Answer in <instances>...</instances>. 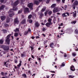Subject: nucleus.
I'll return each instance as SVG.
<instances>
[{
    "instance_id": "35",
    "label": "nucleus",
    "mask_w": 78,
    "mask_h": 78,
    "mask_svg": "<svg viewBox=\"0 0 78 78\" xmlns=\"http://www.w3.org/2000/svg\"><path fill=\"white\" fill-rule=\"evenodd\" d=\"M14 36L15 37H17L18 36V34L17 33H16L14 34Z\"/></svg>"
},
{
    "instance_id": "34",
    "label": "nucleus",
    "mask_w": 78,
    "mask_h": 78,
    "mask_svg": "<svg viewBox=\"0 0 78 78\" xmlns=\"http://www.w3.org/2000/svg\"><path fill=\"white\" fill-rule=\"evenodd\" d=\"M48 13V11H46L45 13H44V15L45 16H47V13Z\"/></svg>"
},
{
    "instance_id": "43",
    "label": "nucleus",
    "mask_w": 78,
    "mask_h": 78,
    "mask_svg": "<svg viewBox=\"0 0 78 78\" xmlns=\"http://www.w3.org/2000/svg\"><path fill=\"white\" fill-rule=\"evenodd\" d=\"M65 66V64H64V63H62V65L61 66H63V67H64Z\"/></svg>"
},
{
    "instance_id": "25",
    "label": "nucleus",
    "mask_w": 78,
    "mask_h": 78,
    "mask_svg": "<svg viewBox=\"0 0 78 78\" xmlns=\"http://www.w3.org/2000/svg\"><path fill=\"white\" fill-rule=\"evenodd\" d=\"M25 19H24L22 21L21 23H23H23H25Z\"/></svg>"
},
{
    "instance_id": "6",
    "label": "nucleus",
    "mask_w": 78,
    "mask_h": 78,
    "mask_svg": "<svg viewBox=\"0 0 78 78\" xmlns=\"http://www.w3.org/2000/svg\"><path fill=\"white\" fill-rule=\"evenodd\" d=\"M67 16H69V13H63L62 14V16L63 17H67Z\"/></svg>"
},
{
    "instance_id": "41",
    "label": "nucleus",
    "mask_w": 78,
    "mask_h": 78,
    "mask_svg": "<svg viewBox=\"0 0 78 78\" xmlns=\"http://www.w3.org/2000/svg\"><path fill=\"white\" fill-rule=\"evenodd\" d=\"M28 31H26L25 33V35H27V34H28Z\"/></svg>"
},
{
    "instance_id": "31",
    "label": "nucleus",
    "mask_w": 78,
    "mask_h": 78,
    "mask_svg": "<svg viewBox=\"0 0 78 78\" xmlns=\"http://www.w3.org/2000/svg\"><path fill=\"white\" fill-rule=\"evenodd\" d=\"M32 17V15H30L28 17V19H31V17Z\"/></svg>"
},
{
    "instance_id": "45",
    "label": "nucleus",
    "mask_w": 78,
    "mask_h": 78,
    "mask_svg": "<svg viewBox=\"0 0 78 78\" xmlns=\"http://www.w3.org/2000/svg\"><path fill=\"white\" fill-rule=\"evenodd\" d=\"M22 42V46H23V44H24V41H23Z\"/></svg>"
},
{
    "instance_id": "50",
    "label": "nucleus",
    "mask_w": 78,
    "mask_h": 78,
    "mask_svg": "<svg viewBox=\"0 0 78 78\" xmlns=\"http://www.w3.org/2000/svg\"><path fill=\"white\" fill-rule=\"evenodd\" d=\"M64 57H65V58H66V57H67V55H66V54H65L64 55Z\"/></svg>"
},
{
    "instance_id": "48",
    "label": "nucleus",
    "mask_w": 78,
    "mask_h": 78,
    "mask_svg": "<svg viewBox=\"0 0 78 78\" xmlns=\"http://www.w3.org/2000/svg\"><path fill=\"white\" fill-rule=\"evenodd\" d=\"M30 48H31V50H33V49H34V48L32 47L31 46Z\"/></svg>"
},
{
    "instance_id": "46",
    "label": "nucleus",
    "mask_w": 78,
    "mask_h": 78,
    "mask_svg": "<svg viewBox=\"0 0 78 78\" xmlns=\"http://www.w3.org/2000/svg\"><path fill=\"white\" fill-rule=\"evenodd\" d=\"M15 63H17V60H15Z\"/></svg>"
},
{
    "instance_id": "19",
    "label": "nucleus",
    "mask_w": 78,
    "mask_h": 78,
    "mask_svg": "<svg viewBox=\"0 0 78 78\" xmlns=\"http://www.w3.org/2000/svg\"><path fill=\"white\" fill-rule=\"evenodd\" d=\"M21 63H22V61H20V63L17 66V67H20V66H21Z\"/></svg>"
},
{
    "instance_id": "59",
    "label": "nucleus",
    "mask_w": 78,
    "mask_h": 78,
    "mask_svg": "<svg viewBox=\"0 0 78 78\" xmlns=\"http://www.w3.org/2000/svg\"><path fill=\"white\" fill-rule=\"evenodd\" d=\"M41 58H38V60H39V61H41Z\"/></svg>"
},
{
    "instance_id": "16",
    "label": "nucleus",
    "mask_w": 78,
    "mask_h": 78,
    "mask_svg": "<svg viewBox=\"0 0 78 78\" xmlns=\"http://www.w3.org/2000/svg\"><path fill=\"white\" fill-rule=\"evenodd\" d=\"M35 25L36 27H39V25H40V24H39V23H38L37 22H36L35 23Z\"/></svg>"
},
{
    "instance_id": "2",
    "label": "nucleus",
    "mask_w": 78,
    "mask_h": 78,
    "mask_svg": "<svg viewBox=\"0 0 78 78\" xmlns=\"http://www.w3.org/2000/svg\"><path fill=\"white\" fill-rule=\"evenodd\" d=\"M11 36V34H9L7 36L5 40L6 44H9V42H10V40L9 39V37H10V36Z\"/></svg>"
},
{
    "instance_id": "56",
    "label": "nucleus",
    "mask_w": 78,
    "mask_h": 78,
    "mask_svg": "<svg viewBox=\"0 0 78 78\" xmlns=\"http://www.w3.org/2000/svg\"><path fill=\"white\" fill-rule=\"evenodd\" d=\"M40 15H41V16H44V14L43 13L41 14Z\"/></svg>"
},
{
    "instance_id": "52",
    "label": "nucleus",
    "mask_w": 78,
    "mask_h": 78,
    "mask_svg": "<svg viewBox=\"0 0 78 78\" xmlns=\"http://www.w3.org/2000/svg\"><path fill=\"white\" fill-rule=\"evenodd\" d=\"M43 31H45V28H43Z\"/></svg>"
},
{
    "instance_id": "5",
    "label": "nucleus",
    "mask_w": 78,
    "mask_h": 78,
    "mask_svg": "<svg viewBox=\"0 0 78 78\" xmlns=\"http://www.w3.org/2000/svg\"><path fill=\"white\" fill-rule=\"evenodd\" d=\"M33 3H30L28 4V7H29V8H30V9H31V10L33 9Z\"/></svg>"
},
{
    "instance_id": "44",
    "label": "nucleus",
    "mask_w": 78,
    "mask_h": 78,
    "mask_svg": "<svg viewBox=\"0 0 78 78\" xmlns=\"http://www.w3.org/2000/svg\"><path fill=\"white\" fill-rule=\"evenodd\" d=\"M65 0H62V2L63 3H65Z\"/></svg>"
},
{
    "instance_id": "18",
    "label": "nucleus",
    "mask_w": 78,
    "mask_h": 78,
    "mask_svg": "<svg viewBox=\"0 0 78 78\" xmlns=\"http://www.w3.org/2000/svg\"><path fill=\"white\" fill-rule=\"evenodd\" d=\"M55 6H56V4H54L51 5V8H55Z\"/></svg>"
},
{
    "instance_id": "26",
    "label": "nucleus",
    "mask_w": 78,
    "mask_h": 78,
    "mask_svg": "<svg viewBox=\"0 0 78 78\" xmlns=\"http://www.w3.org/2000/svg\"><path fill=\"white\" fill-rule=\"evenodd\" d=\"M51 14H52V11H49L48 12V15H51Z\"/></svg>"
},
{
    "instance_id": "47",
    "label": "nucleus",
    "mask_w": 78,
    "mask_h": 78,
    "mask_svg": "<svg viewBox=\"0 0 78 78\" xmlns=\"http://www.w3.org/2000/svg\"><path fill=\"white\" fill-rule=\"evenodd\" d=\"M4 1H5V0H1V3H3V2H4Z\"/></svg>"
},
{
    "instance_id": "64",
    "label": "nucleus",
    "mask_w": 78,
    "mask_h": 78,
    "mask_svg": "<svg viewBox=\"0 0 78 78\" xmlns=\"http://www.w3.org/2000/svg\"><path fill=\"white\" fill-rule=\"evenodd\" d=\"M74 0H72V1H71V3H73V2H74Z\"/></svg>"
},
{
    "instance_id": "58",
    "label": "nucleus",
    "mask_w": 78,
    "mask_h": 78,
    "mask_svg": "<svg viewBox=\"0 0 78 78\" xmlns=\"http://www.w3.org/2000/svg\"><path fill=\"white\" fill-rule=\"evenodd\" d=\"M41 25H45V24L43 23H41Z\"/></svg>"
},
{
    "instance_id": "21",
    "label": "nucleus",
    "mask_w": 78,
    "mask_h": 78,
    "mask_svg": "<svg viewBox=\"0 0 78 78\" xmlns=\"http://www.w3.org/2000/svg\"><path fill=\"white\" fill-rule=\"evenodd\" d=\"M46 9V7H44V8H43L41 10V11L42 12H44L45 10V9Z\"/></svg>"
},
{
    "instance_id": "61",
    "label": "nucleus",
    "mask_w": 78,
    "mask_h": 78,
    "mask_svg": "<svg viewBox=\"0 0 78 78\" xmlns=\"http://www.w3.org/2000/svg\"><path fill=\"white\" fill-rule=\"evenodd\" d=\"M32 39H34V37H32Z\"/></svg>"
},
{
    "instance_id": "10",
    "label": "nucleus",
    "mask_w": 78,
    "mask_h": 78,
    "mask_svg": "<svg viewBox=\"0 0 78 78\" xmlns=\"http://www.w3.org/2000/svg\"><path fill=\"white\" fill-rule=\"evenodd\" d=\"M6 17L5 16H2L1 17V19L2 20H4L5 19Z\"/></svg>"
},
{
    "instance_id": "15",
    "label": "nucleus",
    "mask_w": 78,
    "mask_h": 78,
    "mask_svg": "<svg viewBox=\"0 0 78 78\" xmlns=\"http://www.w3.org/2000/svg\"><path fill=\"white\" fill-rule=\"evenodd\" d=\"M14 15V13H12V14H11V13L9 14V17H12V16H13Z\"/></svg>"
},
{
    "instance_id": "22",
    "label": "nucleus",
    "mask_w": 78,
    "mask_h": 78,
    "mask_svg": "<svg viewBox=\"0 0 78 78\" xmlns=\"http://www.w3.org/2000/svg\"><path fill=\"white\" fill-rule=\"evenodd\" d=\"M76 23V20H75L74 21H73L71 22V23H72V24H73V23L74 24H75V23Z\"/></svg>"
},
{
    "instance_id": "28",
    "label": "nucleus",
    "mask_w": 78,
    "mask_h": 78,
    "mask_svg": "<svg viewBox=\"0 0 78 78\" xmlns=\"http://www.w3.org/2000/svg\"><path fill=\"white\" fill-rule=\"evenodd\" d=\"M19 31V29L16 28V30H14V31H15V32H17V31Z\"/></svg>"
},
{
    "instance_id": "1",
    "label": "nucleus",
    "mask_w": 78,
    "mask_h": 78,
    "mask_svg": "<svg viewBox=\"0 0 78 78\" xmlns=\"http://www.w3.org/2000/svg\"><path fill=\"white\" fill-rule=\"evenodd\" d=\"M19 1H17L16 2H14V5L13 6V9H10L9 11L8 12L9 13H13L12 12L14 11H16V10L17 9V7H16L15 6H17L18 4H19Z\"/></svg>"
},
{
    "instance_id": "55",
    "label": "nucleus",
    "mask_w": 78,
    "mask_h": 78,
    "mask_svg": "<svg viewBox=\"0 0 78 78\" xmlns=\"http://www.w3.org/2000/svg\"><path fill=\"white\" fill-rule=\"evenodd\" d=\"M62 23H61V24L60 25H59V26H62Z\"/></svg>"
},
{
    "instance_id": "13",
    "label": "nucleus",
    "mask_w": 78,
    "mask_h": 78,
    "mask_svg": "<svg viewBox=\"0 0 78 78\" xmlns=\"http://www.w3.org/2000/svg\"><path fill=\"white\" fill-rule=\"evenodd\" d=\"M5 41V40L3 39H1L0 40V44H2L3 43V42Z\"/></svg>"
},
{
    "instance_id": "54",
    "label": "nucleus",
    "mask_w": 78,
    "mask_h": 78,
    "mask_svg": "<svg viewBox=\"0 0 78 78\" xmlns=\"http://www.w3.org/2000/svg\"><path fill=\"white\" fill-rule=\"evenodd\" d=\"M27 72L28 73H30V70H29Z\"/></svg>"
},
{
    "instance_id": "27",
    "label": "nucleus",
    "mask_w": 78,
    "mask_h": 78,
    "mask_svg": "<svg viewBox=\"0 0 78 78\" xmlns=\"http://www.w3.org/2000/svg\"><path fill=\"white\" fill-rule=\"evenodd\" d=\"M9 21H10V20L9 19V18H7L6 20V22H7V23H8L9 22Z\"/></svg>"
},
{
    "instance_id": "29",
    "label": "nucleus",
    "mask_w": 78,
    "mask_h": 78,
    "mask_svg": "<svg viewBox=\"0 0 78 78\" xmlns=\"http://www.w3.org/2000/svg\"><path fill=\"white\" fill-rule=\"evenodd\" d=\"M22 76H23V77H24V78H27V75H26V74H23L22 75Z\"/></svg>"
},
{
    "instance_id": "60",
    "label": "nucleus",
    "mask_w": 78,
    "mask_h": 78,
    "mask_svg": "<svg viewBox=\"0 0 78 78\" xmlns=\"http://www.w3.org/2000/svg\"><path fill=\"white\" fill-rule=\"evenodd\" d=\"M31 56H32V58H34V56L32 55Z\"/></svg>"
},
{
    "instance_id": "11",
    "label": "nucleus",
    "mask_w": 78,
    "mask_h": 78,
    "mask_svg": "<svg viewBox=\"0 0 78 78\" xmlns=\"http://www.w3.org/2000/svg\"><path fill=\"white\" fill-rule=\"evenodd\" d=\"M70 69L71 70H72V71H74V70H75V67L74 66H72L71 67Z\"/></svg>"
},
{
    "instance_id": "53",
    "label": "nucleus",
    "mask_w": 78,
    "mask_h": 78,
    "mask_svg": "<svg viewBox=\"0 0 78 78\" xmlns=\"http://www.w3.org/2000/svg\"><path fill=\"white\" fill-rule=\"evenodd\" d=\"M65 9H67V5H65Z\"/></svg>"
},
{
    "instance_id": "24",
    "label": "nucleus",
    "mask_w": 78,
    "mask_h": 78,
    "mask_svg": "<svg viewBox=\"0 0 78 78\" xmlns=\"http://www.w3.org/2000/svg\"><path fill=\"white\" fill-rule=\"evenodd\" d=\"M75 33L76 34H78V30L77 29L75 30Z\"/></svg>"
},
{
    "instance_id": "40",
    "label": "nucleus",
    "mask_w": 78,
    "mask_h": 78,
    "mask_svg": "<svg viewBox=\"0 0 78 78\" xmlns=\"http://www.w3.org/2000/svg\"><path fill=\"white\" fill-rule=\"evenodd\" d=\"M6 46H4V45H3L2 46V48H5V47H6Z\"/></svg>"
},
{
    "instance_id": "33",
    "label": "nucleus",
    "mask_w": 78,
    "mask_h": 78,
    "mask_svg": "<svg viewBox=\"0 0 78 78\" xmlns=\"http://www.w3.org/2000/svg\"><path fill=\"white\" fill-rule=\"evenodd\" d=\"M69 78H73L74 77V76H73L72 75H69Z\"/></svg>"
},
{
    "instance_id": "39",
    "label": "nucleus",
    "mask_w": 78,
    "mask_h": 78,
    "mask_svg": "<svg viewBox=\"0 0 78 78\" xmlns=\"http://www.w3.org/2000/svg\"><path fill=\"white\" fill-rule=\"evenodd\" d=\"M33 22V21L31 20H29V23H32V22Z\"/></svg>"
},
{
    "instance_id": "32",
    "label": "nucleus",
    "mask_w": 78,
    "mask_h": 78,
    "mask_svg": "<svg viewBox=\"0 0 78 78\" xmlns=\"http://www.w3.org/2000/svg\"><path fill=\"white\" fill-rule=\"evenodd\" d=\"M22 10H20L18 11V14H20V13H22Z\"/></svg>"
},
{
    "instance_id": "42",
    "label": "nucleus",
    "mask_w": 78,
    "mask_h": 78,
    "mask_svg": "<svg viewBox=\"0 0 78 78\" xmlns=\"http://www.w3.org/2000/svg\"><path fill=\"white\" fill-rule=\"evenodd\" d=\"M50 0H47L46 1V3H49V2H50Z\"/></svg>"
},
{
    "instance_id": "9",
    "label": "nucleus",
    "mask_w": 78,
    "mask_h": 78,
    "mask_svg": "<svg viewBox=\"0 0 78 78\" xmlns=\"http://www.w3.org/2000/svg\"><path fill=\"white\" fill-rule=\"evenodd\" d=\"M73 5L74 6H77L78 5V1H74L73 3Z\"/></svg>"
},
{
    "instance_id": "57",
    "label": "nucleus",
    "mask_w": 78,
    "mask_h": 78,
    "mask_svg": "<svg viewBox=\"0 0 78 78\" xmlns=\"http://www.w3.org/2000/svg\"><path fill=\"white\" fill-rule=\"evenodd\" d=\"M13 4H14V3L13 2H12L11 3V5H13Z\"/></svg>"
},
{
    "instance_id": "38",
    "label": "nucleus",
    "mask_w": 78,
    "mask_h": 78,
    "mask_svg": "<svg viewBox=\"0 0 78 78\" xmlns=\"http://www.w3.org/2000/svg\"><path fill=\"white\" fill-rule=\"evenodd\" d=\"M1 75L2 76H4L5 75V73L3 72H1Z\"/></svg>"
},
{
    "instance_id": "7",
    "label": "nucleus",
    "mask_w": 78,
    "mask_h": 78,
    "mask_svg": "<svg viewBox=\"0 0 78 78\" xmlns=\"http://www.w3.org/2000/svg\"><path fill=\"white\" fill-rule=\"evenodd\" d=\"M30 11H29V9L28 8H26L25 9H24V13H27V12H29Z\"/></svg>"
},
{
    "instance_id": "14",
    "label": "nucleus",
    "mask_w": 78,
    "mask_h": 78,
    "mask_svg": "<svg viewBox=\"0 0 78 78\" xmlns=\"http://www.w3.org/2000/svg\"><path fill=\"white\" fill-rule=\"evenodd\" d=\"M53 45H54V44L53 43H51L50 44V46L51 48H53Z\"/></svg>"
},
{
    "instance_id": "23",
    "label": "nucleus",
    "mask_w": 78,
    "mask_h": 78,
    "mask_svg": "<svg viewBox=\"0 0 78 78\" xmlns=\"http://www.w3.org/2000/svg\"><path fill=\"white\" fill-rule=\"evenodd\" d=\"M76 11H74V14H73V17H76Z\"/></svg>"
},
{
    "instance_id": "20",
    "label": "nucleus",
    "mask_w": 78,
    "mask_h": 78,
    "mask_svg": "<svg viewBox=\"0 0 78 78\" xmlns=\"http://www.w3.org/2000/svg\"><path fill=\"white\" fill-rule=\"evenodd\" d=\"M34 4H36V5H38V4H39V2L38 1H35L34 2Z\"/></svg>"
},
{
    "instance_id": "37",
    "label": "nucleus",
    "mask_w": 78,
    "mask_h": 78,
    "mask_svg": "<svg viewBox=\"0 0 78 78\" xmlns=\"http://www.w3.org/2000/svg\"><path fill=\"white\" fill-rule=\"evenodd\" d=\"M3 31L4 33H7L6 30H3Z\"/></svg>"
},
{
    "instance_id": "62",
    "label": "nucleus",
    "mask_w": 78,
    "mask_h": 78,
    "mask_svg": "<svg viewBox=\"0 0 78 78\" xmlns=\"http://www.w3.org/2000/svg\"><path fill=\"white\" fill-rule=\"evenodd\" d=\"M42 17L41 15H40V18H41H41H42Z\"/></svg>"
},
{
    "instance_id": "12",
    "label": "nucleus",
    "mask_w": 78,
    "mask_h": 78,
    "mask_svg": "<svg viewBox=\"0 0 78 78\" xmlns=\"http://www.w3.org/2000/svg\"><path fill=\"white\" fill-rule=\"evenodd\" d=\"M5 5H2L0 7V11L1 10H2L3 9H4L5 8Z\"/></svg>"
},
{
    "instance_id": "36",
    "label": "nucleus",
    "mask_w": 78,
    "mask_h": 78,
    "mask_svg": "<svg viewBox=\"0 0 78 78\" xmlns=\"http://www.w3.org/2000/svg\"><path fill=\"white\" fill-rule=\"evenodd\" d=\"M21 57H23V56H25V54H21Z\"/></svg>"
},
{
    "instance_id": "17",
    "label": "nucleus",
    "mask_w": 78,
    "mask_h": 78,
    "mask_svg": "<svg viewBox=\"0 0 78 78\" xmlns=\"http://www.w3.org/2000/svg\"><path fill=\"white\" fill-rule=\"evenodd\" d=\"M52 20V19H51V18H49L48 20V22H49V23H52L51 21Z\"/></svg>"
},
{
    "instance_id": "8",
    "label": "nucleus",
    "mask_w": 78,
    "mask_h": 78,
    "mask_svg": "<svg viewBox=\"0 0 78 78\" xmlns=\"http://www.w3.org/2000/svg\"><path fill=\"white\" fill-rule=\"evenodd\" d=\"M52 24H53V23H47L45 24V25L47 27H49L50 26V25H52Z\"/></svg>"
},
{
    "instance_id": "3",
    "label": "nucleus",
    "mask_w": 78,
    "mask_h": 78,
    "mask_svg": "<svg viewBox=\"0 0 78 78\" xmlns=\"http://www.w3.org/2000/svg\"><path fill=\"white\" fill-rule=\"evenodd\" d=\"M59 8L58 7H56L53 10V12L54 13H55L56 12H59Z\"/></svg>"
},
{
    "instance_id": "4",
    "label": "nucleus",
    "mask_w": 78,
    "mask_h": 78,
    "mask_svg": "<svg viewBox=\"0 0 78 78\" xmlns=\"http://www.w3.org/2000/svg\"><path fill=\"white\" fill-rule=\"evenodd\" d=\"M19 20H18V19L17 18H16L14 19V25H15L16 24H18L19 23Z\"/></svg>"
},
{
    "instance_id": "51",
    "label": "nucleus",
    "mask_w": 78,
    "mask_h": 78,
    "mask_svg": "<svg viewBox=\"0 0 78 78\" xmlns=\"http://www.w3.org/2000/svg\"><path fill=\"white\" fill-rule=\"evenodd\" d=\"M73 61H75V62H76V59H75V58H74Z\"/></svg>"
},
{
    "instance_id": "30",
    "label": "nucleus",
    "mask_w": 78,
    "mask_h": 78,
    "mask_svg": "<svg viewBox=\"0 0 78 78\" xmlns=\"http://www.w3.org/2000/svg\"><path fill=\"white\" fill-rule=\"evenodd\" d=\"M76 53H75V52H73L72 53V55L73 56H76Z\"/></svg>"
},
{
    "instance_id": "49",
    "label": "nucleus",
    "mask_w": 78,
    "mask_h": 78,
    "mask_svg": "<svg viewBox=\"0 0 78 78\" xmlns=\"http://www.w3.org/2000/svg\"><path fill=\"white\" fill-rule=\"evenodd\" d=\"M28 31H31V29H30V28L28 29Z\"/></svg>"
},
{
    "instance_id": "63",
    "label": "nucleus",
    "mask_w": 78,
    "mask_h": 78,
    "mask_svg": "<svg viewBox=\"0 0 78 78\" xmlns=\"http://www.w3.org/2000/svg\"><path fill=\"white\" fill-rule=\"evenodd\" d=\"M44 22H45V23H46V22H47V20H44Z\"/></svg>"
}]
</instances>
